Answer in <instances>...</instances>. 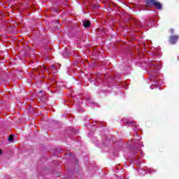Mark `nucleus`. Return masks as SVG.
I'll use <instances>...</instances> for the list:
<instances>
[{"instance_id": "nucleus-1", "label": "nucleus", "mask_w": 179, "mask_h": 179, "mask_svg": "<svg viewBox=\"0 0 179 179\" xmlns=\"http://www.w3.org/2000/svg\"><path fill=\"white\" fill-rule=\"evenodd\" d=\"M145 3L147 6H155L156 9H159V10L163 9L162 3L156 0H145Z\"/></svg>"}, {"instance_id": "nucleus-2", "label": "nucleus", "mask_w": 179, "mask_h": 179, "mask_svg": "<svg viewBox=\"0 0 179 179\" xmlns=\"http://www.w3.org/2000/svg\"><path fill=\"white\" fill-rule=\"evenodd\" d=\"M179 36L178 35H172L169 36V41L171 44H176L178 41Z\"/></svg>"}, {"instance_id": "nucleus-3", "label": "nucleus", "mask_w": 179, "mask_h": 179, "mask_svg": "<svg viewBox=\"0 0 179 179\" xmlns=\"http://www.w3.org/2000/svg\"><path fill=\"white\" fill-rule=\"evenodd\" d=\"M83 26L87 29L88 27H90V21L85 20L83 22Z\"/></svg>"}, {"instance_id": "nucleus-4", "label": "nucleus", "mask_w": 179, "mask_h": 179, "mask_svg": "<svg viewBox=\"0 0 179 179\" xmlns=\"http://www.w3.org/2000/svg\"><path fill=\"white\" fill-rule=\"evenodd\" d=\"M127 125L129 127H134V128H136V123L134 121H128Z\"/></svg>"}, {"instance_id": "nucleus-5", "label": "nucleus", "mask_w": 179, "mask_h": 179, "mask_svg": "<svg viewBox=\"0 0 179 179\" xmlns=\"http://www.w3.org/2000/svg\"><path fill=\"white\" fill-rule=\"evenodd\" d=\"M92 8L94 9H97L98 8H100L99 4H92Z\"/></svg>"}, {"instance_id": "nucleus-6", "label": "nucleus", "mask_w": 179, "mask_h": 179, "mask_svg": "<svg viewBox=\"0 0 179 179\" xmlns=\"http://www.w3.org/2000/svg\"><path fill=\"white\" fill-rule=\"evenodd\" d=\"M8 141L10 142H13V135L11 134L8 136Z\"/></svg>"}, {"instance_id": "nucleus-7", "label": "nucleus", "mask_w": 179, "mask_h": 179, "mask_svg": "<svg viewBox=\"0 0 179 179\" xmlns=\"http://www.w3.org/2000/svg\"><path fill=\"white\" fill-rule=\"evenodd\" d=\"M169 33H171V34H174V29H169Z\"/></svg>"}, {"instance_id": "nucleus-8", "label": "nucleus", "mask_w": 179, "mask_h": 179, "mask_svg": "<svg viewBox=\"0 0 179 179\" xmlns=\"http://www.w3.org/2000/svg\"><path fill=\"white\" fill-rule=\"evenodd\" d=\"M0 155H2V150L0 149Z\"/></svg>"}, {"instance_id": "nucleus-9", "label": "nucleus", "mask_w": 179, "mask_h": 179, "mask_svg": "<svg viewBox=\"0 0 179 179\" xmlns=\"http://www.w3.org/2000/svg\"><path fill=\"white\" fill-rule=\"evenodd\" d=\"M39 93H41V91H40Z\"/></svg>"}, {"instance_id": "nucleus-10", "label": "nucleus", "mask_w": 179, "mask_h": 179, "mask_svg": "<svg viewBox=\"0 0 179 179\" xmlns=\"http://www.w3.org/2000/svg\"><path fill=\"white\" fill-rule=\"evenodd\" d=\"M138 23H141V22H138Z\"/></svg>"}]
</instances>
